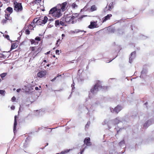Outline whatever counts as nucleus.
Segmentation results:
<instances>
[{"label": "nucleus", "instance_id": "1", "mask_svg": "<svg viewBox=\"0 0 154 154\" xmlns=\"http://www.w3.org/2000/svg\"><path fill=\"white\" fill-rule=\"evenodd\" d=\"M105 87L104 86L102 87L101 82L99 81H98L91 88L89 93V97L90 98L91 97L92 95L96 94L100 90L103 91Z\"/></svg>", "mask_w": 154, "mask_h": 154}, {"label": "nucleus", "instance_id": "2", "mask_svg": "<svg viewBox=\"0 0 154 154\" xmlns=\"http://www.w3.org/2000/svg\"><path fill=\"white\" fill-rule=\"evenodd\" d=\"M49 14L54 17L59 18L62 15L60 8L58 9L56 7L51 8L49 11Z\"/></svg>", "mask_w": 154, "mask_h": 154}, {"label": "nucleus", "instance_id": "3", "mask_svg": "<svg viewBox=\"0 0 154 154\" xmlns=\"http://www.w3.org/2000/svg\"><path fill=\"white\" fill-rule=\"evenodd\" d=\"M37 19L36 18L34 19L32 23V24H34L35 23L38 25H41V23L44 24L46 23L48 20V18L46 16H45L44 18L41 17L38 19Z\"/></svg>", "mask_w": 154, "mask_h": 154}, {"label": "nucleus", "instance_id": "4", "mask_svg": "<svg viewBox=\"0 0 154 154\" xmlns=\"http://www.w3.org/2000/svg\"><path fill=\"white\" fill-rule=\"evenodd\" d=\"M14 9L16 12H18L21 11L23 10V7L21 3H18L15 1L14 3Z\"/></svg>", "mask_w": 154, "mask_h": 154}, {"label": "nucleus", "instance_id": "5", "mask_svg": "<svg viewBox=\"0 0 154 154\" xmlns=\"http://www.w3.org/2000/svg\"><path fill=\"white\" fill-rule=\"evenodd\" d=\"M122 107L120 105H118L114 109L110 108V110L112 112L118 113L122 110Z\"/></svg>", "mask_w": 154, "mask_h": 154}, {"label": "nucleus", "instance_id": "6", "mask_svg": "<svg viewBox=\"0 0 154 154\" xmlns=\"http://www.w3.org/2000/svg\"><path fill=\"white\" fill-rule=\"evenodd\" d=\"M68 15L67 14L66 15V17H65V21L67 23H74V21L72 19L71 17H70V16H68Z\"/></svg>", "mask_w": 154, "mask_h": 154}, {"label": "nucleus", "instance_id": "7", "mask_svg": "<svg viewBox=\"0 0 154 154\" xmlns=\"http://www.w3.org/2000/svg\"><path fill=\"white\" fill-rule=\"evenodd\" d=\"M136 56V52L134 51L132 52L130 55V56L129 58V63H131L132 62L133 60L135 58Z\"/></svg>", "mask_w": 154, "mask_h": 154}, {"label": "nucleus", "instance_id": "8", "mask_svg": "<svg viewBox=\"0 0 154 154\" xmlns=\"http://www.w3.org/2000/svg\"><path fill=\"white\" fill-rule=\"evenodd\" d=\"M97 22L95 21H91L90 23V24L88 26V28L91 29H94L96 28L97 26Z\"/></svg>", "mask_w": 154, "mask_h": 154}, {"label": "nucleus", "instance_id": "9", "mask_svg": "<svg viewBox=\"0 0 154 154\" xmlns=\"http://www.w3.org/2000/svg\"><path fill=\"white\" fill-rule=\"evenodd\" d=\"M90 139L89 137H87L85 138L84 142V144L87 146H91V143L90 142Z\"/></svg>", "mask_w": 154, "mask_h": 154}, {"label": "nucleus", "instance_id": "10", "mask_svg": "<svg viewBox=\"0 0 154 154\" xmlns=\"http://www.w3.org/2000/svg\"><path fill=\"white\" fill-rule=\"evenodd\" d=\"M46 74V72L45 71H41L39 72L37 74V76L40 78H42L45 76Z\"/></svg>", "mask_w": 154, "mask_h": 154}, {"label": "nucleus", "instance_id": "11", "mask_svg": "<svg viewBox=\"0 0 154 154\" xmlns=\"http://www.w3.org/2000/svg\"><path fill=\"white\" fill-rule=\"evenodd\" d=\"M152 119H149L143 125V127L144 128H147L152 124Z\"/></svg>", "mask_w": 154, "mask_h": 154}, {"label": "nucleus", "instance_id": "12", "mask_svg": "<svg viewBox=\"0 0 154 154\" xmlns=\"http://www.w3.org/2000/svg\"><path fill=\"white\" fill-rule=\"evenodd\" d=\"M112 16V15L111 14H107L106 16H105L102 19L103 22H106V20H109L110 17Z\"/></svg>", "mask_w": 154, "mask_h": 154}, {"label": "nucleus", "instance_id": "13", "mask_svg": "<svg viewBox=\"0 0 154 154\" xmlns=\"http://www.w3.org/2000/svg\"><path fill=\"white\" fill-rule=\"evenodd\" d=\"M67 5V2H66L63 3L61 5H60L61 8L60 9V11L62 10L63 12L64 11L66 10V7Z\"/></svg>", "mask_w": 154, "mask_h": 154}, {"label": "nucleus", "instance_id": "14", "mask_svg": "<svg viewBox=\"0 0 154 154\" xmlns=\"http://www.w3.org/2000/svg\"><path fill=\"white\" fill-rule=\"evenodd\" d=\"M17 116H15L14 117V132L15 133L16 130V127L17 124Z\"/></svg>", "mask_w": 154, "mask_h": 154}, {"label": "nucleus", "instance_id": "15", "mask_svg": "<svg viewBox=\"0 0 154 154\" xmlns=\"http://www.w3.org/2000/svg\"><path fill=\"white\" fill-rule=\"evenodd\" d=\"M119 146L121 148H125L126 146L125 143V141L124 140L121 141L119 143Z\"/></svg>", "mask_w": 154, "mask_h": 154}, {"label": "nucleus", "instance_id": "16", "mask_svg": "<svg viewBox=\"0 0 154 154\" xmlns=\"http://www.w3.org/2000/svg\"><path fill=\"white\" fill-rule=\"evenodd\" d=\"M121 122L120 118L119 117L113 120L112 122L114 124H117Z\"/></svg>", "mask_w": 154, "mask_h": 154}, {"label": "nucleus", "instance_id": "17", "mask_svg": "<svg viewBox=\"0 0 154 154\" xmlns=\"http://www.w3.org/2000/svg\"><path fill=\"white\" fill-rule=\"evenodd\" d=\"M111 121H109L108 120H105L102 123V124L103 125H105L106 124H107L108 127L109 126V123L112 122Z\"/></svg>", "mask_w": 154, "mask_h": 154}, {"label": "nucleus", "instance_id": "18", "mask_svg": "<svg viewBox=\"0 0 154 154\" xmlns=\"http://www.w3.org/2000/svg\"><path fill=\"white\" fill-rule=\"evenodd\" d=\"M17 45L16 43H12L11 44V51L12 49L16 48L17 47Z\"/></svg>", "mask_w": 154, "mask_h": 154}, {"label": "nucleus", "instance_id": "19", "mask_svg": "<svg viewBox=\"0 0 154 154\" xmlns=\"http://www.w3.org/2000/svg\"><path fill=\"white\" fill-rule=\"evenodd\" d=\"M6 11H8L10 13L9 14H11L12 13L13 10L11 7H9L6 8Z\"/></svg>", "mask_w": 154, "mask_h": 154}, {"label": "nucleus", "instance_id": "20", "mask_svg": "<svg viewBox=\"0 0 154 154\" xmlns=\"http://www.w3.org/2000/svg\"><path fill=\"white\" fill-rule=\"evenodd\" d=\"M113 3L111 2L109 4V6L108 7V9H107V6L106 7L105 10V11H107V10H109L110 11L111 9H112V5Z\"/></svg>", "mask_w": 154, "mask_h": 154}, {"label": "nucleus", "instance_id": "21", "mask_svg": "<svg viewBox=\"0 0 154 154\" xmlns=\"http://www.w3.org/2000/svg\"><path fill=\"white\" fill-rule=\"evenodd\" d=\"M86 102H87V100H86ZM87 104V103L86 102V103H85V104H84V105H85V107H86V109L88 110L89 111V110H92L93 109V105H91V107H90V108L89 109V106H88V105H86Z\"/></svg>", "mask_w": 154, "mask_h": 154}, {"label": "nucleus", "instance_id": "22", "mask_svg": "<svg viewBox=\"0 0 154 154\" xmlns=\"http://www.w3.org/2000/svg\"><path fill=\"white\" fill-rule=\"evenodd\" d=\"M70 150V149H66L63 151H62L60 154H65L69 152Z\"/></svg>", "mask_w": 154, "mask_h": 154}, {"label": "nucleus", "instance_id": "23", "mask_svg": "<svg viewBox=\"0 0 154 154\" xmlns=\"http://www.w3.org/2000/svg\"><path fill=\"white\" fill-rule=\"evenodd\" d=\"M31 42L32 44H34L35 45H36L38 44V42L34 39H31Z\"/></svg>", "mask_w": 154, "mask_h": 154}, {"label": "nucleus", "instance_id": "24", "mask_svg": "<svg viewBox=\"0 0 154 154\" xmlns=\"http://www.w3.org/2000/svg\"><path fill=\"white\" fill-rule=\"evenodd\" d=\"M79 15V14L78 13L73 14L71 17L72 19V20H73V19H75V18L77 17Z\"/></svg>", "mask_w": 154, "mask_h": 154}, {"label": "nucleus", "instance_id": "25", "mask_svg": "<svg viewBox=\"0 0 154 154\" xmlns=\"http://www.w3.org/2000/svg\"><path fill=\"white\" fill-rule=\"evenodd\" d=\"M10 14H6L5 15V19L8 20H11V18L10 17Z\"/></svg>", "mask_w": 154, "mask_h": 154}, {"label": "nucleus", "instance_id": "26", "mask_svg": "<svg viewBox=\"0 0 154 154\" xmlns=\"http://www.w3.org/2000/svg\"><path fill=\"white\" fill-rule=\"evenodd\" d=\"M71 7L72 9H75L78 8V5L75 3H74L72 4Z\"/></svg>", "mask_w": 154, "mask_h": 154}, {"label": "nucleus", "instance_id": "27", "mask_svg": "<svg viewBox=\"0 0 154 154\" xmlns=\"http://www.w3.org/2000/svg\"><path fill=\"white\" fill-rule=\"evenodd\" d=\"M97 10V8L95 5H93L91 7V11H96Z\"/></svg>", "mask_w": 154, "mask_h": 154}, {"label": "nucleus", "instance_id": "28", "mask_svg": "<svg viewBox=\"0 0 154 154\" xmlns=\"http://www.w3.org/2000/svg\"><path fill=\"white\" fill-rule=\"evenodd\" d=\"M7 73L6 72H4L0 74V76L1 78L3 79L7 75Z\"/></svg>", "mask_w": 154, "mask_h": 154}, {"label": "nucleus", "instance_id": "29", "mask_svg": "<svg viewBox=\"0 0 154 154\" xmlns=\"http://www.w3.org/2000/svg\"><path fill=\"white\" fill-rule=\"evenodd\" d=\"M60 24V21L59 20H56L55 21V25L56 27H57Z\"/></svg>", "mask_w": 154, "mask_h": 154}, {"label": "nucleus", "instance_id": "30", "mask_svg": "<svg viewBox=\"0 0 154 154\" xmlns=\"http://www.w3.org/2000/svg\"><path fill=\"white\" fill-rule=\"evenodd\" d=\"M5 91L4 90H0V94L4 96L5 95Z\"/></svg>", "mask_w": 154, "mask_h": 154}, {"label": "nucleus", "instance_id": "31", "mask_svg": "<svg viewBox=\"0 0 154 154\" xmlns=\"http://www.w3.org/2000/svg\"><path fill=\"white\" fill-rule=\"evenodd\" d=\"M146 70H143L141 72V75H140V77H143V75L144 74H146Z\"/></svg>", "mask_w": 154, "mask_h": 154}, {"label": "nucleus", "instance_id": "32", "mask_svg": "<svg viewBox=\"0 0 154 154\" xmlns=\"http://www.w3.org/2000/svg\"><path fill=\"white\" fill-rule=\"evenodd\" d=\"M71 87H72V92H74V90L75 88L74 83V82H73V83L72 84Z\"/></svg>", "mask_w": 154, "mask_h": 154}, {"label": "nucleus", "instance_id": "33", "mask_svg": "<svg viewBox=\"0 0 154 154\" xmlns=\"http://www.w3.org/2000/svg\"><path fill=\"white\" fill-rule=\"evenodd\" d=\"M79 32H86V31H85L83 30H81L79 29H77L75 31V32L76 33H78Z\"/></svg>", "mask_w": 154, "mask_h": 154}, {"label": "nucleus", "instance_id": "34", "mask_svg": "<svg viewBox=\"0 0 154 154\" xmlns=\"http://www.w3.org/2000/svg\"><path fill=\"white\" fill-rule=\"evenodd\" d=\"M90 124V121H88L85 126V128H88Z\"/></svg>", "mask_w": 154, "mask_h": 154}, {"label": "nucleus", "instance_id": "35", "mask_svg": "<svg viewBox=\"0 0 154 154\" xmlns=\"http://www.w3.org/2000/svg\"><path fill=\"white\" fill-rule=\"evenodd\" d=\"M3 36L5 37V38H7L8 40H10V38L9 35H3Z\"/></svg>", "mask_w": 154, "mask_h": 154}, {"label": "nucleus", "instance_id": "36", "mask_svg": "<svg viewBox=\"0 0 154 154\" xmlns=\"http://www.w3.org/2000/svg\"><path fill=\"white\" fill-rule=\"evenodd\" d=\"M115 29L113 28H111L109 30V32H110L113 33L115 32Z\"/></svg>", "mask_w": 154, "mask_h": 154}, {"label": "nucleus", "instance_id": "37", "mask_svg": "<svg viewBox=\"0 0 154 154\" xmlns=\"http://www.w3.org/2000/svg\"><path fill=\"white\" fill-rule=\"evenodd\" d=\"M86 16H87L86 15H82V16H81L79 18V19H78L79 21V20H81L84 17H86Z\"/></svg>", "mask_w": 154, "mask_h": 154}, {"label": "nucleus", "instance_id": "38", "mask_svg": "<svg viewBox=\"0 0 154 154\" xmlns=\"http://www.w3.org/2000/svg\"><path fill=\"white\" fill-rule=\"evenodd\" d=\"M7 20V19H3L2 21V23L3 24H4L5 23H7V20Z\"/></svg>", "mask_w": 154, "mask_h": 154}, {"label": "nucleus", "instance_id": "39", "mask_svg": "<svg viewBox=\"0 0 154 154\" xmlns=\"http://www.w3.org/2000/svg\"><path fill=\"white\" fill-rule=\"evenodd\" d=\"M25 33L26 34L29 35L30 34V31L29 30L27 29L25 30Z\"/></svg>", "mask_w": 154, "mask_h": 154}, {"label": "nucleus", "instance_id": "40", "mask_svg": "<svg viewBox=\"0 0 154 154\" xmlns=\"http://www.w3.org/2000/svg\"><path fill=\"white\" fill-rule=\"evenodd\" d=\"M41 40L40 38L39 37H36L35 38V40H36L37 41H38V42L39 41H40Z\"/></svg>", "mask_w": 154, "mask_h": 154}, {"label": "nucleus", "instance_id": "41", "mask_svg": "<svg viewBox=\"0 0 154 154\" xmlns=\"http://www.w3.org/2000/svg\"><path fill=\"white\" fill-rule=\"evenodd\" d=\"M60 41V39H58L57 41V43H56V46H57V47L60 44V43H59V44H58V42H59Z\"/></svg>", "mask_w": 154, "mask_h": 154}, {"label": "nucleus", "instance_id": "42", "mask_svg": "<svg viewBox=\"0 0 154 154\" xmlns=\"http://www.w3.org/2000/svg\"><path fill=\"white\" fill-rule=\"evenodd\" d=\"M60 24L62 26H64V22L63 21H60Z\"/></svg>", "mask_w": 154, "mask_h": 154}, {"label": "nucleus", "instance_id": "43", "mask_svg": "<svg viewBox=\"0 0 154 154\" xmlns=\"http://www.w3.org/2000/svg\"><path fill=\"white\" fill-rule=\"evenodd\" d=\"M30 49L32 51H34L35 50V47H31L30 48Z\"/></svg>", "mask_w": 154, "mask_h": 154}, {"label": "nucleus", "instance_id": "44", "mask_svg": "<svg viewBox=\"0 0 154 154\" xmlns=\"http://www.w3.org/2000/svg\"><path fill=\"white\" fill-rule=\"evenodd\" d=\"M16 99V98H15V97L14 96H13L11 98V100L13 102Z\"/></svg>", "mask_w": 154, "mask_h": 154}, {"label": "nucleus", "instance_id": "45", "mask_svg": "<svg viewBox=\"0 0 154 154\" xmlns=\"http://www.w3.org/2000/svg\"><path fill=\"white\" fill-rule=\"evenodd\" d=\"M5 58V55L3 54H1V55L0 56V58Z\"/></svg>", "mask_w": 154, "mask_h": 154}, {"label": "nucleus", "instance_id": "46", "mask_svg": "<svg viewBox=\"0 0 154 154\" xmlns=\"http://www.w3.org/2000/svg\"><path fill=\"white\" fill-rule=\"evenodd\" d=\"M86 6H85L83 9L81 10V11H86Z\"/></svg>", "mask_w": 154, "mask_h": 154}, {"label": "nucleus", "instance_id": "47", "mask_svg": "<svg viewBox=\"0 0 154 154\" xmlns=\"http://www.w3.org/2000/svg\"><path fill=\"white\" fill-rule=\"evenodd\" d=\"M65 18L63 17L61 19L60 21H62L64 22V20H65Z\"/></svg>", "mask_w": 154, "mask_h": 154}, {"label": "nucleus", "instance_id": "48", "mask_svg": "<svg viewBox=\"0 0 154 154\" xmlns=\"http://www.w3.org/2000/svg\"><path fill=\"white\" fill-rule=\"evenodd\" d=\"M59 51L58 50H57L56 51V53L57 54H59Z\"/></svg>", "mask_w": 154, "mask_h": 154}, {"label": "nucleus", "instance_id": "49", "mask_svg": "<svg viewBox=\"0 0 154 154\" xmlns=\"http://www.w3.org/2000/svg\"><path fill=\"white\" fill-rule=\"evenodd\" d=\"M15 107L14 106H12L11 107V108L12 110H14L15 109Z\"/></svg>", "mask_w": 154, "mask_h": 154}, {"label": "nucleus", "instance_id": "50", "mask_svg": "<svg viewBox=\"0 0 154 154\" xmlns=\"http://www.w3.org/2000/svg\"><path fill=\"white\" fill-rule=\"evenodd\" d=\"M99 104V102H95V104H94V105L95 106H96L98 104Z\"/></svg>", "mask_w": 154, "mask_h": 154}, {"label": "nucleus", "instance_id": "51", "mask_svg": "<svg viewBox=\"0 0 154 154\" xmlns=\"http://www.w3.org/2000/svg\"><path fill=\"white\" fill-rule=\"evenodd\" d=\"M56 78H57V77H55L54 79H53L51 80V81L53 82V81H54L56 79Z\"/></svg>", "mask_w": 154, "mask_h": 154}, {"label": "nucleus", "instance_id": "52", "mask_svg": "<svg viewBox=\"0 0 154 154\" xmlns=\"http://www.w3.org/2000/svg\"><path fill=\"white\" fill-rule=\"evenodd\" d=\"M26 140L25 143H24L23 146L24 147H26Z\"/></svg>", "mask_w": 154, "mask_h": 154}, {"label": "nucleus", "instance_id": "53", "mask_svg": "<svg viewBox=\"0 0 154 154\" xmlns=\"http://www.w3.org/2000/svg\"><path fill=\"white\" fill-rule=\"evenodd\" d=\"M123 128H120V129H119V130H116L117 131V133L118 134L119 132L122 129H123Z\"/></svg>", "mask_w": 154, "mask_h": 154}, {"label": "nucleus", "instance_id": "54", "mask_svg": "<svg viewBox=\"0 0 154 154\" xmlns=\"http://www.w3.org/2000/svg\"><path fill=\"white\" fill-rule=\"evenodd\" d=\"M21 89L20 88H19L17 89V92H19L20 91Z\"/></svg>", "mask_w": 154, "mask_h": 154}, {"label": "nucleus", "instance_id": "55", "mask_svg": "<svg viewBox=\"0 0 154 154\" xmlns=\"http://www.w3.org/2000/svg\"><path fill=\"white\" fill-rule=\"evenodd\" d=\"M84 150H85V148H84L80 152L81 154H82L84 152Z\"/></svg>", "mask_w": 154, "mask_h": 154}, {"label": "nucleus", "instance_id": "56", "mask_svg": "<svg viewBox=\"0 0 154 154\" xmlns=\"http://www.w3.org/2000/svg\"><path fill=\"white\" fill-rule=\"evenodd\" d=\"M48 145V143H46V146H45L44 148H42V149H44L45 148V147L46 146H47Z\"/></svg>", "mask_w": 154, "mask_h": 154}, {"label": "nucleus", "instance_id": "57", "mask_svg": "<svg viewBox=\"0 0 154 154\" xmlns=\"http://www.w3.org/2000/svg\"><path fill=\"white\" fill-rule=\"evenodd\" d=\"M35 88L36 90H38V87H35Z\"/></svg>", "mask_w": 154, "mask_h": 154}, {"label": "nucleus", "instance_id": "58", "mask_svg": "<svg viewBox=\"0 0 154 154\" xmlns=\"http://www.w3.org/2000/svg\"><path fill=\"white\" fill-rule=\"evenodd\" d=\"M3 4H2V2L0 3V8L2 7V6Z\"/></svg>", "mask_w": 154, "mask_h": 154}, {"label": "nucleus", "instance_id": "59", "mask_svg": "<svg viewBox=\"0 0 154 154\" xmlns=\"http://www.w3.org/2000/svg\"><path fill=\"white\" fill-rule=\"evenodd\" d=\"M40 50V48H38V51H37L38 52V53H37V54L39 52L38 51Z\"/></svg>", "mask_w": 154, "mask_h": 154}, {"label": "nucleus", "instance_id": "60", "mask_svg": "<svg viewBox=\"0 0 154 154\" xmlns=\"http://www.w3.org/2000/svg\"><path fill=\"white\" fill-rule=\"evenodd\" d=\"M50 53V51H48V52H47V54H49Z\"/></svg>", "mask_w": 154, "mask_h": 154}, {"label": "nucleus", "instance_id": "61", "mask_svg": "<svg viewBox=\"0 0 154 154\" xmlns=\"http://www.w3.org/2000/svg\"><path fill=\"white\" fill-rule=\"evenodd\" d=\"M51 20H53V19H50L49 20V21H51Z\"/></svg>", "mask_w": 154, "mask_h": 154}, {"label": "nucleus", "instance_id": "62", "mask_svg": "<svg viewBox=\"0 0 154 154\" xmlns=\"http://www.w3.org/2000/svg\"><path fill=\"white\" fill-rule=\"evenodd\" d=\"M61 76V75L58 74L57 76V77H58V76Z\"/></svg>", "mask_w": 154, "mask_h": 154}, {"label": "nucleus", "instance_id": "63", "mask_svg": "<svg viewBox=\"0 0 154 154\" xmlns=\"http://www.w3.org/2000/svg\"><path fill=\"white\" fill-rule=\"evenodd\" d=\"M43 62H46V60H43Z\"/></svg>", "mask_w": 154, "mask_h": 154}, {"label": "nucleus", "instance_id": "64", "mask_svg": "<svg viewBox=\"0 0 154 154\" xmlns=\"http://www.w3.org/2000/svg\"><path fill=\"white\" fill-rule=\"evenodd\" d=\"M62 37L64 36L65 35H64V34H62Z\"/></svg>", "mask_w": 154, "mask_h": 154}]
</instances>
